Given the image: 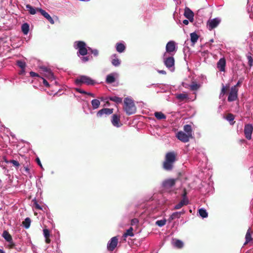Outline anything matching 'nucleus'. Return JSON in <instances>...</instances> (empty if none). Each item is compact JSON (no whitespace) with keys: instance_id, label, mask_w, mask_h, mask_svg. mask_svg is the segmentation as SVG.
Listing matches in <instances>:
<instances>
[{"instance_id":"nucleus-4","label":"nucleus","mask_w":253,"mask_h":253,"mask_svg":"<svg viewBox=\"0 0 253 253\" xmlns=\"http://www.w3.org/2000/svg\"><path fill=\"white\" fill-rule=\"evenodd\" d=\"M238 89L236 88V86H232L229 93L228 101L231 102L238 100Z\"/></svg>"},{"instance_id":"nucleus-3","label":"nucleus","mask_w":253,"mask_h":253,"mask_svg":"<svg viewBox=\"0 0 253 253\" xmlns=\"http://www.w3.org/2000/svg\"><path fill=\"white\" fill-rule=\"evenodd\" d=\"M75 83L77 85H81L83 84L87 85H93L95 84V81L89 77L81 76L76 79Z\"/></svg>"},{"instance_id":"nucleus-5","label":"nucleus","mask_w":253,"mask_h":253,"mask_svg":"<svg viewBox=\"0 0 253 253\" xmlns=\"http://www.w3.org/2000/svg\"><path fill=\"white\" fill-rule=\"evenodd\" d=\"M77 47L79 49V53L83 56H84L87 53V50L86 48V44L83 41L77 42Z\"/></svg>"},{"instance_id":"nucleus-39","label":"nucleus","mask_w":253,"mask_h":253,"mask_svg":"<svg viewBox=\"0 0 253 253\" xmlns=\"http://www.w3.org/2000/svg\"><path fill=\"white\" fill-rule=\"evenodd\" d=\"M199 213L200 215L203 218L208 217V214L206 210L204 209H200L199 210Z\"/></svg>"},{"instance_id":"nucleus-15","label":"nucleus","mask_w":253,"mask_h":253,"mask_svg":"<svg viewBox=\"0 0 253 253\" xmlns=\"http://www.w3.org/2000/svg\"><path fill=\"white\" fill-rule=\"evenodd\" d=\"M113 110L112 108H103L99 110L96 115L98 117H101L104 114L110 115L113 113Z\"/></svg>"},{"instance_id":"nucleus-57","label":"nucleus","mask_w":253,"mask_h":253,"mask_svg":"<svg viewBox=\"0 0 253 253\" xmlns=\"http://www.w3.org/2000/svg\"><path fill=\"white\" fill-rule=\"evenodd\" d=\"M82 60L84 62H86L89 60V58L88 57H83L82 58Z\"/></svg>"},{"instance_id":"nucleus-26","label":"nucleus","mask_w":253,"mask_h":253,"mask_svg":"<svg viewBox=\"0 0 253 253\" xmlns=\"http://www.w3.org/2000/svg\"><path fill=\"white\" fill-rule=\"evenodd\" d=\"M2 236L7 242H11L12 240V236L7 231H4Z\"/></svg>"},{"instance_id":"nucleus-18","label":"nucleus","mask_w":253,"mask_h":253,"mask_svg":"<svg viewBox=\"0 0 253 253\" xmlns=\"http://www.w3.org/2000/svg\"><path fill=\"white\" fill-rule=\"evenodd\" d=\"M184 213V211L173 212L169 218V222H171L172 220L176 218H179L180 217L181 215Z\"/></svg>"},{"instance_id":"nucleus-30","label":"nucleus","mask_w":253,"mask_h":253,"mask_svg":"<svg viewBox=\"0 0 253 253\" xmlns=\"http://www.w3.org/2000/svg\"><path fill=\"white\" fill-rule=\"evenodd\" d=\"M155 117L158 119V120H163V119H166V116L165 114H164L161 112H156L154 113Z\"/></svg>"},{"instance_id":"nucleus-1","label":"nucleus","mask_w":253,"mask_h":253,"mask_svg":"<svg viewBox=\"0 0 253 253\" xmlns=\"http://www.w3.org/2000/svg\"><path fill=\"white\" fill-rule=\"evenodd\" d=\"M176 153L174 151L168 152L165 157L163 163V168L167 171H171L174 167V164L176 161Z\"/></svg>"},{"instance_id":"nucleus-47","label":"nucleus","mask_w":253,"mask_h":253,"mask_svg":"<svg viewBox=\"0 0 253 253\" xmlns=\"http://www.w3.org/2000/svg\"><path fill=\"white\" fill-rule=\"evenodd\" d=\"M183 206V204H182V203L179 202L178 204H177V205H176L174 206V209H175V210H178V209H180L181 208H182Z\"/></svg>"},{"instance_id":"nucleus-7","label":"nucleus","mask_w":253,"mask_h":253,"mask_svg":"<svg viewBox=\"0 0 253 253\" xmlns=\"http://www.w3.org/2000/svg\"><path fill=\"white\" fill-rule=\"evenodd\" d=\"M253 131V126L252 125L248 124L245 125L244 132L245 137L248 140H251L252 139Z\"/></svg>"},{"instance_id":"nucleus-31","label":"nucleus","mask_w":253,"mask_h":253,"mask_svg":"<svg viewBox=\"0 0 253 253\" xmlns=\"http://www.w3.org/2000/svg\"><path fill=\"white\" fill-rule=\"evenodd\" d=\"M109 98L110 100L115 102L117 103H121L122 102L123 100L122 98L116 96L110 97Z\"/></svg>"},{"instance_id":"nucleus-17","label":"nucleus","mask_w":253,"mask_h":253,"mask_svg":"<svg viewBox=\"0 0 253 253\" xmlns=\"http://www.w3.org/2000/svg\"><path fill=\"white\" fill-rule=\"evenodd\" d=\"M164 63L166 67L169 68L172 67L174 65V59L173 57H169L166 58Z\"/></svg>"},{"instance_id":"nucleus-11","label":"nucleus","mask_w":253,"mask_h":253,"mask_svg":"<svg viewBox=\"0 0 253 253\" xmlns=\"http://www.w3.org/2000/svg\"><path fill=\"white\" fill-rule=\"evenodd\" d=\"M37 11L40 12L41 14L45 18L50 24H54V21L50 15L46 12L45 10L42 8H37Z\"/></svg>"},{"instance_id":"nucleus-41","label":"nucleus","mask_w":253,"mask_h":253,"mask_svg":"<svg viewBox=\"0 0 253 253\" xmlns=\"http://www.w3.org/2000/svg\"><path fill=\"white\" fill-rule=\"evenodd\" d=\"M16 65L19 67L21 69H25L26 67V63L24 61L21 60L17 61Z\"/></svg>"},{"instance_id":"nucleus-19","label":"nucleus","mask_w":253,"mask_h":253,"mask_svg":"<svg viewBox=\"0 0 253 253\" xmlns=\"http://www.w3.org/2000/svg\"><path fill=\"white\" fill-rule=\"evenodd\" d=\"M43 233L44 237L45 238V243L46 244H49L51 242L50 239H49L50 236L49 230L45 228L43 230Z\"/></svg>"},{"instance_id":"nucleus-25","label":"nucleus","mask_w":253,"mask_h":253,"mask_svg":"<svg viewBox=\"0 0 253 253\" xmlns=\"http://www.w3.org/2000/svg\"><path fill=\"white\" fill-rule=\"evenodd\" d=\"M126 49L125 45L122 43H117L116 44V50L118 52L122 53Z\"/></svg>"},{"instance_id":"nucleus-37","label":"nucleus","mask_w":253,"mask_h":253,"mask_svg":"<svg viewBox=\"0 0 253 253\" xmlns=\"http://www.w3.org/2000/svg\"><path fill=\"white\" fill-rule=\"evenodd\" d=\"M133 236L134 234L133 233V228L131 227L127 230L126 232L124 234V237H126L127 236L133 237Z\"/></svg>"},{"instance_id":"nucleus-59","label":"nucleus","mask_w":253,"mask_h":253,"mask_svg":"<svg viewBox=\"0 0 253 253\" xmlns=\"http://www.w3.org/2000/svg\"><path fill=\"white\" fill-rule=\"evenodd\" d=\"M25 69H21V70L20 72V74L24 75L25 74Z\"/></svg>"},{"instance_id":"nucleus-52","label":"nucleus","mask_w":253,"mask_h":253,"mask_svg":"<svg viewBox=\"0 0 253 253\" xmlns=\"http://www.w3.org/2000/svg\"><path fill=\"white\" fill-rule=\"evenodd\" d=\"M76 90H77L78 92H80V93H81L85 94H87V92H86V91H84V90H82V89H80V88H76Z\"/></svg>"},{"instance_id":"nucleus-50","label":"nucleus","mask_w":253,"mask_h":253,"mask_svg":"<svg viewBox=\"0 0 253 253\" xmlns=\"http://www.w3.org/2000/svg\"><path fill=\"white\" fill-rule=\"evenodd\" d=\"M91 52L95 56H97L98 54V51L97 49H91Z\"/></svg>"},{"instance_id":"nucleus-16","label":"nucleus","mask_w":253,"mask_h":253,"mask_svg":"<svg viewBox=\"0 0 253 253\" xmlns=\"http://www.w3.org/2000/svg\"><path fill=\"white\" fill-rule=\"evenodd\" d=\"M166 51L167 52H172L175 50V44L173 41L169 42L166 45Z\"/></svg>"},{"instance_id":"nucleus-29","label":"nucleus","mask_w":253,"mask_h":253,"mask_svg":"<svg viewBox=\"0 0 253 253\" xmlns=\"http://www.w3.org/2000/svg\"><path fill=\"white\" fill-rule=\"evenodd\" d=\"M21 29L22 32L24 35H27L29 31V25L28 24L25 23L22 24L21 26Z\"/></svg>"},{"instance_id":"nucleus-36","label":"nucleus","mask_w":253,"mask_h":253,"mask_svg":"<svg viewBox=\"0 0 253 253\" xmlns=\"http://www.w3.org/2000/svg\"><path fill=\"white\" fill-rule=\"evenodd\" d=\"M189 87H190L191 90L195 91V90H198L199 88L200 85H199V84H197L196 82H193L191 84H190L189 85Z\"/></svg>"},{"instance_id":"nucleus-54","label":"nucleus","mask_w":253,"mask_h":253,"mask_svg":"<svg viewBox=\"0 0 253 253\" xmlns=\"http://www.w3.org/2000/svg\"><path fill=\"white\" fill-rule=\"evenodd\" d=\"M36 161L37 163H38V164L41 167V168H42V165L41 164L40 159L39 158H37L36 159Z\"/></svg>"},{"instance_id":"nucleus-2","label":"nucleus","mask_w":253,"mask_h":253,"mask_svg":"<svg viewBox=\"0 0 253 253\" xmlns=\"http://www.w3.org/2000/svg\"><path fill=\"white\" fill-rule=\"evenodd\" d=\"M124 108L127 115H130L135 113L136 107L131 99L126 98L124 100Z\"/></svg>"},{"instance_id":"nucleus-8","label":"nucleus","mask_w":253,"mask_h":253,"mask_svg":"<svg viewBox=\"0 0 253 253\" xmlns=\"http://www.w3.org/2000/svg\"><path fill=\"white\" fill-rule=\"evenodd\" d=\"M118 244V239L117 237H114L111 239L107 244V249L109 251L112 252L117 247Z\"/></svg>"},{"instance_id":"nucleus-24","label":"nucleus","mask_w":253,"mask_h":253,"mask_svg":"<svg viewBox=\"0 0 253 253\" xmlns=\"http://www.w3.org/2000/svg\"><path fill=\"white\" fill-rule=\"evenodd\" d=\"M26 8L28 12L32 15H34L36 13V11H37V8H35L34 7L31 6L30 4H26Z\"/></svg>"},{"instance_id":"nucleus-22","label":"nucleus","mask_w":253,"mask_h":253,"mask_svg":"<svg viewBox=\"0 0 253 253\" xmlns=\"http://www.w3.org/2000/svg\"><path fill=\"white\" fill-rule=\"evenodd\" d=\"M112 64L116 66H119L121 64L120 60L117 57V56L116 54H114L112 56V59L111 61Z\"/></svg>"},{"instance_id":"nucleus-56","label":"nucleus","mask_w":253,"mask_h":253,"mask_svg":"<svg viewBox=\"0 0 253 253\" xmlns=\"http://www.w3.org/2000/svg\"><path fill=\"white\" fill-rule=\"evenodd\" d=\"M43 84L46 86H49V84L48 83L45 79H43Z\"/></svg>"},{"instance_id":"nucleus-12","label":"nucleus","mask_w":253,"mask_h":253,"mask_svg":"<svg viewBox=\"0 0 253 253\" xmlns=\"http://www.w3.org/2000/svg\"><path fill=\"white\" fill-rule=\"evenodd\" d=\"M111 122L114 126L117 127H119L122 125L120 122V116L117 114L113 115Z\"/></svg>"},{"instance_id":"nucleus-10","label":"nucleus","mask_w":253,"mask_h":253,"mask_svg":"<svg viewBox=\"0 0 253 253\" xmlns=\"http://www.w3.org/2000/svg\"><path fill=\"white\" fill-rule=\"evenodd\" d=\"M220 19L218 18L209 20L208 22L209 29L211 30L214 29L220 23Z\"/></svg>"},{"instance_id":"nucleus-13","label":"nucleus","mask_w":253,"mask_h":253,"mask_svg":"<svg viewBox=\"0 0 253 253\" xmlns=\"http://www.w3.org/2000/svg\"><path fill=\"white\" fill-rule=\"evenodd\" d=\"M184 15L186 17L190 22H192L194 21V13L188 7H186L184 10Z\"/></svg>"},{"instance_id":"nucleus-46","label":"nucleus","mask_w":253,"mask_h":253,"mask_svg":"<svg viewBox=\"0 0 253 253\" xmlns=\"http://www.w3.org/2000/svg\"><path fill=\"white\" fill-rule=\"evenodd\" d=\"M180 202L182 203L183 206L187 205L189 203V201L187 198H183V199Z\"/></svg>"},{"instance_id":"nucleus-62","label":"nucleus","mask_w":253,"mask_h":253,"mask_svg":"<svg viewBox=\"0 0 253 253\" xmlns=\"http://www.w3.org/2000/svg\"><path fill=\"white\" fill-rule=\"evenodd\" d=\"M159 73H160L161 74H166V72L165 71H164V70L159 71Z\"/></svg>"},{"instance_id":"nucleus-43","label":"nucleus","mask_w":253,"mask_h":253,"mask_svg":"<svg viewBox=\"0 0 253 253\" xmlns=\"http://www.w3.org/2000/svg\"><path fill=\"white\" fill-rule=\"evenodd\" d=\"M247 59L248 60V64L250 67H252L253 65V58L251 55L247 56Z\"/></svg>"},{"instance_id":"nucleus-20","label":"nucleus","mask_w":253,"mask_h":253,"mask_svg":"<svg viewBox=\"0 0 253 253\" xmlns=\"http://www.w3.org/2000/svg\"><path fill=\"white\" fill-rule=\"evenodd\" d=\"M253 232L251 231V229H249L246 233L245 239H246V242L244 243V245L247 244L248 243H249L250 241H252L253 238L252 237V233Z\"/></svg>"},{"instance_id":"nucleus-34","label":"nucleus","mask_w":253,"mask_h":253,"mask_svg":"<svg viewBox=\"0 0 253 253\" xmlns=\"http://www.w3.org/2000/svg\"><path fill=\"white\" fill-rule=\"evenodd\" d=\"M31 222V219L29 217H27L24 221L22 222V224L25 228L28 229L30 226Z\"/></svg>"},{"instance_id":"nucleus-23","label":"nucleus","mask_w":253,"mask_h":253,"mask_svg":"<svg viewBox=\"0 0 253 253\" xmlns=\"http://www.w3.org/2000/svg\"><path fill=\"white\" fill-rule=\"evenodd\" d=\"M225 119L230 123V124L231 125H233L235 123V122L234 121V120L235 119V116L231 113L227 114L225 117Z\"/></svg>"},{"instance_id":"nucleus-35","label":"nucleus","mask_w":253,"mask_h":253,"mask_svg":"<svg viewBox=\"0 0 253 253\" xmlns=\"http://www.w3.org/2000/svg\"><path fill=\"white\" fill-rule=\"evenodd\" d=\"M229 87L230 85L229 84H226V86H224V84H222L220 96L224 95L226 93L227 90L229 88Z\"/></svg>"},{"instance_id":"nucleus-32","label":"nucleus","mask_w":253,"mask_h":253,"mask_svg":"<svg viewBox=\"0 0 253 253\" xmlns=\"http://www.w3.org/2000/svg\"><path fill=\"white\" fill-rule=\"evenodd\" d=\"M173 245L177 249H181L183 246V243L180 240L176 239L174 242Z\"/></svg>"},{"instance_id":"nucleus-28","label":"nucleus","mask_w":253,"mask_h":253,"mask_svg":"<svg viewBox=\"0 0 253 253\" xmlns=\"http://www.w3.org/2000/svg\"><path fill=\"white\" fill-rule=\"evenodd\" d=\"M115 82V78L114 75L112 74L108 75L106 79V82L107 84H112Z\"/></svg>"},{"instance_id":"nucleus-14","label":"nucleus","mask_w":253,"mask_h":253,"mask_svg":"<svg viewBox=\"0 0 253 253\" xmlns=\"http://www.w3.org/2000/svg\"><path fill=\"white\" fill-rule=\"evenodd\" d=\"M226 60L224 58H220L217 63V68L219 71L224 72L225 70Z\"/></svg>"},{"instance_id":"nucleus-51","label":"nucleus","mask_w":253,"mask_h":253,"mask_svg":"<svg viewBox=\"0 0 253 253\" xmlns=\"http://www.w3.org/2000/svg\"><path fill=\"white\" fill-rule=\"evenodd\" d=\"M30 75L31 77H38L39 75L37 73L34 72L33 71H31L30 72Z\"/></svg>"},{"instance_id":"nucleus-48","label":"nucleus","mask_w":253,"mask_h":253,"mask_svg":"<svg viewBox=\"0 0 253 253\" xmlns=\"http://www.w3.org/2000/svg\"><path fill=\"white\" fill-rule=\"evenodd\" d=\"M138 223V220L137 218H133L131 220V225H133Z\"/></svg>"},{"instance_id":"nucleus-44","label":"nucleus","mask_w":253,"mask_h":253,"mask_svg":"<svg viewBox=\"0 0 253 253\" xmlns=\"http://www.w3.org/2000/svg\"><path fill=\"white\" fill-rule=\"evenodd\" d=\"M34 207L36 210H42V208L41 206L38 203L37 201L36 200H34Z\"/></svg>"},{"instance_id":"nucleus-9","label":"nucleus","mask_w":253,"mask_h":253,"mask_svg":"<svg viewBox=\"0 0 253 253\" xmlns=\"http://www.w3.org/2000/svg\"><path fill=\"white\" fill-rule=\"evenodd\" d=\"M177 179L169 178L164 180L162 183V186L166 189H169L175 184Z\"/></svg>"},{"instance_id":"nucleus-6","label":"nucleus","mask_w":253,"mask_h":253,"mask_svg":"<svg viewBox=\"0 0 253 253\" xmlns=\"http://www.w3.org/2000/svg\"><path fill=\"white\" fill-rule=\"evenodd\" d=\"M176 136L178 139L184 143L188 142L190 138H193V137L190 136V135L186 134L182 131H178L176 133Z\"/></svg>"},{"instance_id":"nucleus-53","label":"nucleus","mask_w":253,"mask_h":253,"mask_svg":"<svg viewBox=\"0 0 253 253\" xmlns=\"http://www.w3.org/2000/svg\"><path fill=\"white\" fill-rule=\"evenodd\" d=\"M187 193L186 190L185 188H184L183 189V193L182 194V197L183 198H187Z\"/></svg>"},{"instance_id":"nucleus-33","label":"nucleus","mask_w":253,"mask_h":253,"mask_svg":"<svg viewBox=\"0 0 253 253\" xmlns=\"http://www.w3.org/2000/svg\"><path fill=\"white\" fill-rule=\"evenodd\" d=\"M100 102L98 99H93L91 101V105L93 109H96L99 107Z\"/></svg>"},{"instance_id":"nucleus-38","label":"nucleus","mask_w":253,"mask_h":253,"mask_svg":"<svg viewBox=\"0 0 253 253\" xmlns=\"http://www.w3.org/2000/svg\"><path fill=\"white\" fill-rule=\"evenodd\" d=\"M176 98L181 101H183L187 99L188 98V96L186 93H180L176 95Z\"/></svg>"},{"instance_id":"nucleus-45","label":"nucleus","mask_w":253,"mask_h":253,"mask_svg":"<svg viewBox=\"0 0 253 253\" xmlns=\"http://www.w3.org/2000/svg\"><path fill=\"white\" fill-rule=\"evenodd\" d=\"M8 162L12 164L14 166L16 167H19L20 165L19 162L14 160H11Z\"/></svg>"},{"instance_id":"nucleus-49","label":"nucleus","mask_w":253,"mask_h":253,"mask_svg":"<svg viewBox=\"0 0 253 253\" xmlns=\"http://www.w3.org/2000/svg\"><path fill=\"white\" fill-rule=\"evenodd\" d=\"M9 244L8 245L9 248L10 249H13L15 246V244L13 242L12 240L11 242H8Z\"/></svg>"},{"instance_id":"nucleus-58","label":"nucleus","mask_w":253,"mask_h":253,"mask_svg":"<svg viewBox=\"0 0 253 253\" xmlns=\"http://www.w3.org/2000/svg\"><path fill=\"white\" fill-rule=\"evenodd\" d=\"M183 23L185 25H187L189 24V21L188 20H184L183 21Z\"/></svg>"},{"instance_id":"nucleus-63","label":"nucleus","mask_w":253,"mask_h":253,"mask_svg":"<svg viewBox=\"0 0 253 253\" xmlns=\"http://www.w3.org/2000/svg\"><path fill=\"white\" fill-rule=\"evenodd\" d=\"M0 253H4V252L1 249H0Z\"/></svg>"},{"instance_id":"nucleus-21","label":"nucleus","mask_w":253,"mask_h":253,"mask_svg":"<svg viewBox=\"0 0 253 253\" xmlns=\"http://www.w3.org/2000/svg\"><path fill=\"white\" fill-rule=\"evenodd\" d=\"M190 40L192 43V45L194 46L196 42H197L199 36L196 33L193 32L190 34Z\"/></svg>"},{"instance_id":"nucleus-42","label":"nucleus","mask_w":253,"mask_h":253,"mask_svg":"<svg viewBox=\"0 0 253 253\" xmlns=\"http://www.w3.org/2000/svg\"><path fill=\"white\" fill-rule=\"evenodd\" d=\"M166 219L159 220L156 222V224L160 227H162V226L165 225L166 224Z\"/></svg>"},{"instance_id":"nucleus-27","label":"nucleus","mask_w":253,"mask_h":253,"mask_svg":"<svg viewBox=\"0 0 253 253\" xmlns=\"http://www.w3.org/2000/svg\"><path fill=\"white\" fill-rule=\"evenodd\" d=\"M184 130L186 132V134L190 135V136L193 137L192 136V127L189 125H186L184 126Z\"/></svg>"},{"instance_id":"nucleus-64","label":"nucleus","mask_w":253,"mask_h":253,"mask_svg":"<svg viewBox=\"0 0 253 253\" xmlns=\"http://www.w3.org/2000/svg\"><path fill=\"white\" fill-rule=\"evenodd\" d=\"M210 42H213V39H211L210 40Z\"/></svg>"},{"instance_id":"nucleus-40","label":"nucleus","mask_w":253,"mask_h":253,"mask_svg":"<svg viewBox=\"0 0 253 253\" xmlns=\"http://www.w3.org/2000/svg\"><path fill=\"white\" fill-rule=\"evenodd\" d=\"M43 71L46 73H47V76L50 78L52 79L54 78V76L53 73L51 72L50 70L48 69L46 67H43L42 68Z\"/></svg>"},{"instance_id":"nucleus-55","label":"nucleus","mask_w":253,"mask_h":253,"mask_svg":"<svg viewBox=\"0 0 253 253\" xmlns=\"http://www.w3.org/2000/svg\"><path fill=\"white\" fill-rule=\"evenodd\" d=\"M242 83V81L239 80L238 82H237V84L236 85H234L233 86H236V88H238L237 87L241 85Z\"/></svg>"},{"instance_id":"nucleus-61","label":"nucleus","mask_w":253,"mask_h":253,"mask_svg":"<svg viewBox=\"0 0 253 253\" xmlns=\"http://www.w3.org/2000/svg\"><path fill=\"white\" fill-rule=\"evenodd\" d=\"M24 169L26 172H27V173L29 172V169L27 167H25Z\"/></svg>"},{"instance_id":"nucleus-60","label":"nucleus","mask_w":253,"mask_h":253,"mask_svg":"<svg viewBox=\"0 0 253 253\" xmlns=\"http://www.w3.org/2000/svg\"><path fill=\"white\" fill-rule=\"evenodd\" d=\"M92 97H95V95L94 94L92 93H90V92H87V93L86 94Z\"/></svg>"}]
</instances>
